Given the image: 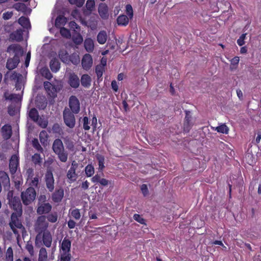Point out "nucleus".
Masks as SVG:
<instances>
[{
    "label": "nucleus",
    "mask_w": 261,
    "mask_h": 261,
    "mask_svg": "<svg viewBox=\"0 0 261 261\" xmlns=\"http://www.w3.org/2000/svg\"><path fill=\"white\" fill-rule=\"evenodd\" d=\"M7 52L13 53L15 55L13 58L8 59L6 63V68L9 70L15 69L20 62L19 56L23 53L22 47L18 44H12L10 45L7 49Z\"/></svg>",
    "instance_id": "f257e3e1"
},
{
    "label": "nucleus",
    "mask_w": 261,
    "mask_h": 261,
    "mask_svg": "<svg viewBox=\"0 0 261 261\" xmlns=\"http://www.w3.org/2000/svg\"><path fill=\"white\" fill-rule=\"evenodd\" d=\"M52 149L55 153L57 155L59 160L65 163L68 159V153L65 150L63 143L60 139H56L54 140Z\"/></svg>",
    "instance_id": "f03ea898"
},
{
    "label": "nucleus",
    "mask_w": 261,
    "mask_h": 261,
    "mask_svg": "<svg viewBox=\"0 0 261 261\" xmlns=\"http://www.w3.org/2000/svg\"><path fill=\"white\" fill-rule=\"evenodd\" d=\"M36 197V192L34 187H30L21 193V198L25 205L32 203Z\"/></svg>",
    "instance_id": "7ed1b4c3"
},
{
    "label": "nucleus",
    "mask_w": 261,
    "mask_h": 261,
    "mask_svg": "<svg viewBox=\"0 0 261 261\" xmlns=\"http://www.w3.org/2000/svg\"><path fill=\"white\" fill-rule=\"evenodd\" d=\"M79 166V164L75 161H73L71 162V167L67 172V178L68 182L70 184L73 183L79 177V173L76 172Z\"/></svg>",
    "instance_id": "20e7f679"
},
{
    "label": "nucleus",
    "mask_w": 261,
    "mask_h": 261,
    "mask_svg": "<svg viewBox=\"0 0 261 261\" xmlns=\"http://www.w3.org/2000/svg\"><path fill=\"white\" fill-rule=\"evenodd\" d=\"M74 113L65 108L63 112V120L65 125L70 128H73L75 125V118Z\"/></svg>",
    "instance_id": "39448f33"
},
{
    "label": "nucleus",
    "mask_w": 261,
    "mask_h": 261,
    "mask_svg": "<svg viewBox=\"0 0 261 261\" xmlns=\"http://www.w3.org/2000/svg\"><path fill=\"white\" fill-rule=\"evenodd\" d=\"M48 227V223L46 221L45 216H39L36 221L35 224V229L36 231L39 233L47 231L46 229Z\"/></svg>",
    "instance_id": "423d86ee"
},
{
    "label": "nucleus",
    "mask_w": 261,
    "mask_h": 261,
    "mask_svg": "<svg viewBox=\"0 0 261 261\" xmlns=\"http://www.w3.org/2000/svg\"><path fill=\"white\" fill-rule=\"evenodd\" d=\"M43 86L47 94L53 98L57 96V93L62 89L61 86H56L48 81L44 82L43 83Z\"/></svg>",
    "instance_id": "0eeeda50"
},
{
    "label": "nucleus",
    "mask_w": 261,
    "mask_h": 261,
    "mask_svg": "<svg viewBox=\"0 0 261 261\" xmlns=\"http://www.w3.org/2000/svg\"><path fill=\"white\" fill-rule=\"evenodd\" d=\"M9 204L10 207L14 210V213H18V215H22V204L18 197L14 196L12 200L9 202Z\"/></svg>",
    "instance_id": "6e6552de"
},
{
    "label": "nucleus",
    "mask_w": 261,
    "mask_h": 261,
    "mask_svg": "<svg viewBox=\"0 0 261 261\" xmlns=\"http://www.w3.org/2000/svg\"><path fill=\"white\" fill-rule=\"evenodd\" d=\"M45 182L49 192H53L55 189V179L52 172L47 170L45 175Z\"/></svg>",
    "instance_id": "1a4fd4ad"
},
{
    "label": "nucleus",
    "mask_w": 261,
    "mask_h": 261,
    "mask_svg": "<svg viewBox=\"0 0 261 261\" xmlns=\"http://www.w3.org/2000/svg\"><path fill=\"white\" fill-rule=\"evenodd\" d=\"M69 106L71 112L76 114L80 111V103L78 98L74 95H72L69 99Z\"/></svg>",
    "instance_id": "9d476101"
},
{
    "label": "nucleus",
    "mask_w": 261,
    "mask_h": 261,
    "mask_svg": "<svg viewBox=\"0 0 261 261\" xmlns=\"http://www.w3.org/2000/svg\"><path fill=\"white\" fill-rule=\"evenodd\" d=\"M21 215L18 214V213H12L11 216V221L9 223L10 227H16L17 228L24 229L21 220L19 219Z\"/></svg>",
    "instance_id": "9b49d317"
},
{
    "label": "nucleus",
    "mask_w": 261,
    "mask_h": 261,
    "mask_svg": "<svg viewBox=\"0 0 261 261\" xmlns=\"http://www.w3.org/2000/svg\"><path fill=\"white\" fill-rule=\"evenodd\" d=\"M186 116L184 122V131L188 133L193 126L192 117L190 111H185Z\"/></svg>",
    "instance_id": "f8f14e48"
},
{
    "label": "nucleus",
    "mask_w": 261,
    "mask_h": 261,
    "mask_svg": "<svg viewBox=\"0 0 261 261\" xmlns=\"http://www.w3.org/2000/svg\"><path fill=\"white\" fill-rule=\"evenodd\" d=\"M68 83L73 88H77L80 84V80L77 75L74 72H70L68 74Z\"/></svg>",
    "instance_id": "ddd939ff"
},
{
    "label": "nucleus",
    "mask_w": 261,
    "mask_h": 261,
    "mask_svg": "<svg viewBox=\"0 0 261 261\" xmlns=\"http://www.w3.org/2000/svg\"><path fill=\"white\" fill-rule=\"evenodd\" d=\"M64 192L62 187L56 189L51 194V199L56 203L61 202L64 197Z\"/></svg>",
    "instance_id": "4468645a"
},
{
    "label": "nucleus",
    "mask_w": 261,
    "mask_h": 261,
    "mask_svg": "<svg viewBox=\"0 0 261 261\" xmlns=\"http://www.w3.org/2000/svg\"><path fill=\"white\" fill-rule=\"evenodd\" d=\"M93 60L92 56L89 54H85L82 60V65L84 69L88 70L92 67Z\"/></svg>",
    "instance_id": "2eb2a0df"
},
{
    "label": "nucleus",
    "mask_w": 261,
    "mask_h": 261,
    "mask_svg": "<svg viewBox=\"0 0 261 261\" xmlns=\"http://www.w3.org/2000/svg\"><path fill=\"white\" fill-rule=\"evenodd\" d=\"M19 165V159L17 156L13 154L11 156L9 162L10 171L11 174H13L16 173L17 167Z\"/></svg>",
    "instance_id": "dca6fc26"
},
{
    "label": "nucleus",
    "mask_w": 261,
    "mask_h": 261,
    "mask_svg": "<svg viewBox=\"0 0 261 261\" xmlns=\"http://www.w3.org/2000/svg\"><path fill=\"white\" fill-rule=\"evenodd\" d=\"M52 206L48 203H43L40 204L37 209V213L39 215L48 214L51 210Z\"/></svg>",
    "instance_id": "f3484780"
},
{
    "label": "nucleus",
    "mask_w": 261,
    "mask_h": 261,
    "mask_svg": "<svg viewBox=\"0 0 261 261\" xmlns=\"http://www.w3.org/2000/svg\"><path fill=\"white\" fill-rule=\"evenodd\" d=\"M98 12L101 18L105 19L108 18V7L106 4L101 3L99 5Z\"/></svg>",
    "instance_id": "a211bd4d"
},
{
    "label": "nucleus",
    "mask_w": 261,
    "mask_h": 261,
    "mask_svg": "<svg viewBox=\"0 0 261 261\" xmlns=\"http://www.w3.org/2000/svg\"><path fill=\"white\" fill-rule=\"evenodd\" d=\"M2 133L3 138L5 140L9 139L12 134V127L10 124H5L2 127Z\"/></svg>",
    "instance_id": "6ab92c4d"
},
{
    "label": "nucleus",
    "mask_w": 261,
    "mask_h": 261,
    "mask_svg": "<svg viewBox=\"0 0 261 261\" xmlns=\"http://www.w3.org/2000/svg\"><path fill=\"white\" fill-rule=\"evenodd\" d=\"M42 239L44 245L47 248L51 246L53 239L52 236L49 231L43 232Z\"/></svg>",
    "instance_id": "aec40b11"
},
{
    "label": "nucleus",
    "mask_w": 261,
    "mask_h": 261,
    "mask_svg": "<svg viewBox=\"0 0 261 261\" xmlns=\"http://www.w3.org/2000/svg\"><path fill=\"white\" fill-rule=\"evenodd\" d=\"M49 67L52 72H57L60 69L59 60L56 58H53L50 61Z\"/></svg>",
    "instance_id": "412c9836"
},
{
    "label": "nucleus",
    "mask_w": 261,
    "mask_h": 261,
    "mask_svg": "<svg viewBox=\"0 0 261 261\" xmlns=\"http://www.w3.org/2000/svg\"><path fill=\"white\" fill-rule=\"evenodd\" d=\"M92 79L87 74H84L81 76V83L83 87L89 88L91 85Z\"/></svg>",
    "instance_id": "4be33fe9"
},
{
    "label": "nucleus",
    "mask_w": 261,
    "mask_h": 261,
    "mask_svg": "<svg viewBox=\"0 0 261 261\" xmlns=\"http://www.w3.org/2000/svg\"><path fill=\"white\" fill-rule=\"evenodd\" d=\"M84 46L87 52L92 53L94 48L93 40L90 38H86L84 41Z\"/></svg>",
    "instance_id": "5701e85b"
},
{
    "label": "nucleus",
    "mask_w": 261,
    "mask_h": 261,
    "mask_svg": "<svg viewBox=\"0 0 261 261\" xmlns=\"http://www.w3.org/2000/svg\"><path fill=\"white\" fill-rule=\"evenodd\" d=\"M71 241L67 237H65L61 243V248L63 252H70L71 248Z\"/></svg>",
    "instance_id": "b1692460"
},
{
    "label": "nucleus",
    "mask_w": 261,
    "mask_h": 261,
    "mask_svg": "<svg viewBox=\"0 0 261 261\" xmlns=\"http://www.w3.org/2000/svg\"><path fill=\"white\" fill-rule=\"evenodd\" d=\"M0 181L4 186L10 185V178L6 172L0 171Z\"/></svg>",
    "instance_id": "393cba45"
},
{
    "label": "nucleus",
    "mask_w": 261,
    "mask_h": 261,
    "mask_svg": "<svg viewBox=\"0 0 261 261\" xmlns=\"http://www.w3.org/2000/svg\"><path fill=\"white\" fill-rule=\"evenodd\" d=\"M108 38L107 33L105 31H100L97 36V41L100 44H105Z\"/></svg>",
    "instance_id": "a878e982"
},
{
    "label": "nucleus",
    "mask_w": 261,
    "mask_h": 261,
    "mask_svg": "<svg viewBox=\"0 0 261 261\" xmlns=\"http://www.w3.org/2000/svg\"><path fill=\"white\" fill-rule=\"evenodd\" d=\"M67 22V18L63 15L58 16L55 20V26L57 28H61L62 26L66 24Z\"/></svg>",
    "instance_id": "bb28decb"
},
{
    "label": "nucleus",
    "mask_w": 261,
    "mask_h": 261,
    "mask_svg": "<svg viewBox=\"0 0 261 261\" xmlns=\"http://www.w3.org/2000/svg\"><path fill=\"white\" fill-rule=\"evenodd\" d=\"M59 57L60 59V60L63 62V63L69 64V60L68 58L69 57V55H68V53L66 50L64 49H61L59 51Z\"/></svg>",
    "instance_id": "cd10ccee"
},
{
    "label": "nucleus",
    "mask_w": 261,
    "mask_h": 261,
    "mask_svg": "<svg viewBox=\"0 0 261 261\" xmlns=\"http://www.w3.org/2000/svg\"><path fill=\"white\" fill-rule=\"evenodd\" d=\"M18 22L20 25H21L23 28L28 29L31 28V24L29 19L25 16H21L18 20Z\"/></svg>",
    "instance_id": "c85d7f7f"
},
{
    "label": "nucleus",
    "mask_w": 261,
    "mask_h": 261,
    "mask_svg": "<svg viewBox=\"0 0 261 261\" xmlns=\"http://www.w3.org/2000/svg\"><path fill=\"white\" fill-rule=\"evenodd\" d=\"M29 116L32 121L37 122L39 118L37 110L35 108L31 109L29 112Z\"/></svg>",
    "instance_id": "c756f323"
},
{
    "label": "nucleus",
    "mask_w": 261,
    "mask_h": 261,
    "mask_svg": "<svg viewBox=\"0 0 261 261\" xmlns=\"http://www.w3.org/2000/svg\"><path fill=\"white\" fill-rule=\"evenodd\" d=\"M129 18L125 15H119L117 19V23L119 25L126 26L128 24Z\"/></svg>",
    "instance_id": "7c9ffc66"
},
{
    "label": "nucleus",
    "mask_w": 261,
    "mask_h": 261,
    "mask_svg": "<svg viewBox=\"0 0 261 261\" xmlns=\"http://www.w3.org/2000/svg\"><path fill=\"white\" fill-rule=\"evenodd\" d=\"M10 37L12 40H15L17 41H21L23 38L22 32L21 30H17L10 34Z\"/></svg>",
    "instance_id": "2f4dec72"
},
{
    "label": "nucleus",
    "mask_w": 261,
    "mask_h": 261,
    "mask_svg": "<svg viewBox=\"0 0 261 261\" xmlns=\"http://www.w3.org/2000/svg\"><path fill=\"white\" fill-rule=\"evenodd\" d=\"M4 97L7 100H10L11 101H15L17 102L21 100V97L19 95L16 94H9L8 93L5 92L4 93Z\"/></svg>",
    "instance_id": "473e14b6"
},
{
    "label": "nucleus",
    "mask_w": 261,
    "mask_h": 261,
    "mask_svg": "<svg viewBox=\"0 0 261 261\" xmlns=\"http://www.w3.org/2000/svg\"><path fill=\"white\" fill-rule=\"evenodd\" d=\"M47 253L45 248H40L39 253L38 261H47Z\"/></svg>",
    "instance_id": "72a5a7b5"
},
{
    "label": "nucleus",
    "mask_w": 261,
    "mask_h": 261,
    "mask_svg": "<svg viewBox=\"0 0 261 261\" xmlns=\"http://www.w3.org/2000/svg\"><path fill=\"white\" fill-rule=\"evenodd\" d=\"M72 40L76 45H80L83 41L82 36L79 33H75L72 35Z\"/></svg>",
    "instance_id": "f704fd0d"
},
{
    "label": "nucleus",
    "mask_w": 261,
    "mask_h": 261,
    "mask_svg": "<svg viewBox=\"0 0 261 261\" xmlns=\"http://www.w3.org/2000/svg\"><path fill=\"white\" fill-rule=\"evenodd\" d=\"M85 172L87 177H91L94 173V168L92 164L87 165L85 168Z\"/></svg>",
    "instance_id": "c9c22d12"
},
{
    "label": "nucleus",
    "mask_w": 261,
    "mask_h": 261,
    "mask_svg": "<svg viewBox=\"0 0 261 261\" xmlns=\"http://www.w3.org/2000/svg\"><path fill=\"white\" fill-rule=\"evenodd\" d=\"M46 219H47V221L51 223H55L58 221V216L57 213L54 212L50 214H48V215L45 216Z\"/></svg>",
    "instance_id": "e433bc0d"
},
{
    "label": "nucleus",
    "mask_w": 261,
    "mask_h": 261,
    "mask_svg": "<svg viewBox=\"0 0 261 261\" xmlns=\"http://www.w3.org/2000/svg\"><path fill=\"white\" fill-rule=\"evenodd\" d=\"M69 64L72 63L74 65H77L79 63L80 60L79 55L76 54H72L69 55Z\"/></svg>",
    "instance_id": "4c0bfd02"
},
{
    "label": "nucleus",
    "mask_w": 261,
    "mask_h": 261,
    "mask_svg": "<svg viewBox=\"0 0 261 261\" xmlns=\"http://www.w3.org/2000/svg\"><path fill=\"white\" fill-rule=\"evenodd\" d=\"M96 157L98 162L99 169L102 171L105 168V157L99 154H97Z\"/></svg>",
    "instance_id": "58836bf2"
},
{
    "label": "nucleus",
    "mask_w": 261,
    "mask_h": 261,
    "mask_svg": "<svg viewBox=\"0 0 261 261\" xmlns=\"http://www.w3.org/2000/svg\"><path fill=\"white\" fill-rule=\"evenodd\" d=\"M41 74L42 76L45 79L50 80L53 77V75L50 72L49 70L47 68H44L41 70Z\"/></svg>",
    "instance_id": "ea45409f"
},
{
    "label": "nucleus",
    "mask_w": 261,
    "mask_h": 261,
    "mask_svg": "<svg viewBox=\"0 0 261 261\" xmlns=\"http://www.w3.org/2000/svg\"><path fill=\"white\" fill-rule=\"evenodd\" d=\"M33 147L35 148L38 151L42 153L43 151V148L40 145L38 140L37 138H34L32 141Z\"/></svg>",
    "instance_id": "a19ab883"
},
{
    "label": "nucleus",
    "mask_w": 261,
    "mask_h": 261,
    "mask_svg": "<svg viewBox=\"0 0 261 261\" xmlns=\"http://www.w3.org/2000/svg\"><path fill=\"white\" fill-rule=\"evenodd\" d=\"M32 161L35 165H40L42 162V158L39 153H36L32 156Z\"/></svg>",
    "instance_id": "79ce46f5"
},
{
    "label": "nucleus",
    "mask_w": 261,
    "mask_h": 261,
    "mask_svg": "<svg viewBox=\"0 0 261 261\" xmlns=\"http://www.w3.org/2000/svg\"><path fill=\"white\" fill-rule=\"evenodd\" d=\"M70 213L71 217L76 220H78L81 218V215L80 210L78 208H75L71 211L70 210Z\"/></svg>",
    "instance_id": "37998d69"
},
{
    "label": "nucleus",
    "mask_w": 261,
    "mask_h": 261,
    "mask_svg": "<svg viewBox=\"0 0 261 261\" xmlns=\"http://www.w3.org/2000/svg\"><path fill=\"white\" fill-rule=\"evenodd\" d=\"M105 71V68L103 66L97 65L95 67V72L97 77L98 80L102 77L103 72Z\"/></svg>",
    "instance_id": "c03bdc74"
},
{
    "label": "nucleus",
    "mask_w": 261,
    "mask_h": 261,
    "mask_svg": "<svg viewBox=\"0 0 261 261\" xmlns=\"http://www.w3.org/2000/svg\"><path fill=\"white\" fill-rule=\"evenodd\" d=\"M60 32L61 36L64 38L69 39L71 37V33L70 31L64 27H62L60 28Z\"/></svg>",
    "instance_id": "a18cd8bd"
},
{
    "label": "nucleus",
    "mask_w": 261,
    "mask_h": 261,
    "mask_svg": "<svg viewBox=\"0 0 261 261\" xmlns=\"http://www.w3.org/2000/svg\"><path fill=\"white\" fill-rule=\"evenodd\" d=\"M13 8L18 11L24 12L26 11L27 7L23 3H16L14 5Z\"/></svg>",
    "instance_id": "49530a36"
},
{
    "label": "nucleus",
    "mask_w": 261,
    "mask_h": 261,
    "mask_svg": "<svg viewBox=\"0 0 261 261\" xmlns=\"http://www.w3.org/2000/svg\"><path fill=\"white\" fill-rule=\"evenodd\" d=\"M216 130L218 133H221L225 134H227L229 132L228 127L225 124L217 126L216 128Z\"/></svg>",
    "instance_id": "de8ad7c7"
},
{
    "label": "nucleus",
    "mask_w": 261,
    "mask_h": 261,
    "mask_svg": "<svg viewBox=\"0 0 261 261\" xmlns=\"http://www.w3.org/2000/svg\"><path fill=\"white\" fill-rule=\"evenodd\" d=\"M48 135L45 130H42L39 134L40 141L42 144H44L47 142Z\"/></svg>",
    "instance_id": "09e8293b"
},
{
    "label": "nucleus",
    "mask_w": 261,
    "mask_h": 261,
    "mask_svg": "<svg viewBox=\"0 0 261 261\" xmlns=\"http://www.w3.org/2000/svg\"><path fill=\"white\" fill-rule=\"evenodd\" d=\"M71 255L70 252H63L61 255L60 261H70Z\"/></svg>",
    "instance_id": "8fccbe9b"
},
{
    "label": "nucleus",
    "mask_w": 261,
    "mask_h": 261,
    "mask_svg": "<svg viewBox=\"0 0 261 261\" xmlns=\"http://www.w3.org/2000/svg\"><path fill=\"white\" fill-rule=\"evenodd\" d=\"M65 143L66 146V148L70 151H73L74 149V144L73 141L71 139H66L65 141Z\"/></svg>",
    "instance_id": "3c124183"
},
{
    "label": "nucleus",
    "mask_w": 261,
    "mask_h": 261,
    "mask_svg": "<svg viewBox=\"0 0 261 261\" xmlns=\"http://www.w3.org/2000/svg\"><path fill=\"white\" fill-rule=\"evenodd\" d=\"M52 130L54 133L61 134L62 132V129L59 124L54 123L52 126Z\"/></svg>",
    "instance_id": "603ef678"
},
{
    "label": "nucleus",
    "mask_w": 261,
    "mask_h": 261,
    "mask_svg": "<svg viewBox=\"0 0 261 261\" xmlns=\"http://www.w3.org/2000/svg\"><path fill=\"white\" fill-rule=\"evenodd\" d=\"M25 248L29 252L31 256H34V247L31 243L28 242L25 245Z\"/></svg>",
    "instance_id": "864d4df0"
},
{
    "label": "nucleus",
    "mask_w": 261,
    "mask_h": 261,
    "mask_svg": "<svg viewBox=\"0 0 261 261\" xmlns=\"http://www.w3.org/2000/svg\"><path fill=\"white\" fill-rule=\"evenodd\" d=\"M38 124L43 128H45L47 126L48 121L41 117L38 118L37 121Z\"/></svg>",
    "instance_id": "5fc2aeb1"
},
{
    "label": "nucleus",
    "mask_w": 261,
    "mask_h": 261,
    "mask_svg": "<svg viewBox=\"0 0 261 261\" xmlns=\"http://www.w3.org/2000/svg\"><path fill=\"white\" fill-rule=\"evenodd\" d=\"M126 13L130 19L133 17V10L131 5L127 4L126 5Z\"/></svg>",
    "instance_id": "6e6d98bb"
},
{
    "label": "nucleus",
    "mask_w": 261,
    "mask_h": 261,
    "mask_svg": "<svg viewBox=\"0 0 261 261\" xmlns=\"http://www.w3.org/2000/svg\"><path fill=\"white\" fill-rule=\"evenodd\" d=\"M30 179L31 180V182H30V185L31 186L30 187L38 188L39 178L37 176L33 177L32 178H30Z\"/></svg>",
    "instance_id": "4d7b16f0"
},
{
    "label": "nucleus",
    "mask_w": 261,
    "mask_h": 261,
    "mask_svg": "<svg viewBox=\"0 0 261 261\" xmlns=\"http://www.w3.org/2000/svg\"><path fill=\"white\" fill-rule=\"evenodd\" d=\"M70 4L75 5L78 7L83 6L85 3V0H68Z\"/></svg>",
    "instance_id": "13d9d810"
},
{
    "label": "nucleus",
    "mask_w": 261,
    "mask_h": 261,
    "mask_svg": "<svg viewBox=\"0 0 261 261\" xmlns=\"http://www.w3.org/2000/svg\"><path fill=\"white\" fill-rule=\"evenodd\" d=\"M133 218L136 221H137L138 222L140 223L141 224H144L145 223V219L143 218L139 214H134Z\"/></svg>",
    "instance_id": "bf43d9fd"
},
{
    "label": "nucleus",
    "mask_w": 261,
    "mask_h": 261,
    "mask_svg": "<svg viewBox=\"0 0 261 261\" xmlns=\"http://www.w3.org/2000/svg\"><path fill=\"white\" fill-rule=\"evenodd\" d=\"M83 128L85 130H88L90 129V127L89 125V119L88 117L85 116L83 119Z\"/></svg>",
    "instance_id": "052dcab7"
},
{
    "label": "nucleus",
    "mask_w": 261,
    "mask_h": 261,
    "mask_svg": "<svg viewBox=\"0 0 261 261\" xmlns=\"http://www.w3.org/2000/svg\"><path fill=\"white\" fill-rule=\"evenodd\" d=\"M86 7L89 11H92L95 7V2L94 0H87Z\"/></svg>",
    "instance_id": "680f3d73"
},
{
    "label": "nucleus",
    "mask_w": 261,
    "mask_h": 261,
    "mask_svg": "<svg viewBox=\"0 0 261 261\" xmlns=\"http://www.w3.org/2000/svg\"><path fill=\"white\" fill-rule=\"evenodd\" d=\"M21 77V74L14 71L10 75V78L12 81H17V82H18Z\"/></svg>",
    "instance_id": "e2e57ef3"
},
{
    "label": "nucleus",
    "mask_w": 261,
    "mask_h": 261,
    "mask_svg": "<svg viewBox=\"0 0 261 261\" xmlns=\"http://www.w3.org/2000/svg\"><path fill=\"white\" fill-rule=\"evenodd\" d=\"M246 33L242 34L239 37V38L237 40L238 44L242 46L245 44V39L246 38Z\"/></svg>",
    "instance_id": "0e129e2a"
},
{
    "label": "nucleus",
    "mask_w": 261,
    "mask_h": 261,
    "mask_svg": "<svg viewBox=\"0 0 261 261\" xmlns=\"http://www.w3.org/2000/svg\"><path fill=\"white\" fill-rule=\"evenodd\" d=\"M5 257L13 259V251L11 247H8L7 249Z\"/></svg>",
    "instance_id": "69168bd1"
},
{
    "label": "nucleus",
    "mask_w": 261,
    "mask_h": 261,
    "mask_svg": "<svg viewBox=\"0 0 261 261\" xmlns=\"http://www.w3.org/2000/svg\"><path fill=\"white\" fill-rule=\"evenodd\" d=\"M141 190L144 196H146L149 194V191L147 186L146 184H143L141 186Z\"/></svg>",
    "instance_id": "338daca9"
},
{
    "label": "nucleus",
    "mask_w": 261,
    "mask_h": 261,
    "mask_svg": "<svg viewBox=\"0 0 261 261\" xmlns=\"http://www.w3.org/2000/svg\"><path fill=\"white\" fill-rule=\"evenodd\" d=\"M8 114L12 116H15L17 113L16 109L15 107L10 106L8 107Z\"/></svg>",
    "instance_id": "774afa93"
}]
</instances>
